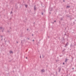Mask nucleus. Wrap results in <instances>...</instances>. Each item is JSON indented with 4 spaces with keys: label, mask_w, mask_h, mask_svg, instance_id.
Returning <instances> with one entry per match:
<instances>
[{
    "label": "nucleus",
    "mask_w": 76,
    "mask_h": 76,
    "mask_svg": "<svg viewBox=\"0 0 76 76\" xmlns=\"http://www.w3.org/2000/svg\"><path fill=\"white\" fill-rule=\"evenodd\" d=\"M0 28L1 31L2 32H3V31H4V28L2 27H1Z\"/></svg>",
    "instance_id": "1"
},
{
    "label": "nucleus",
    "mask_w": 76,
    "mask_h": 76,
    "mask_svg": "<svg viewBox=\"0 0 76 76\" xmlns=\"http://www.w3.org/2000/svg\"><path fill=\"white\" fill-rule=\"evenodd\" d=\"M58 69L59 70V72H60V70H61V68L60 67H59L58 68Z\"/></svg>",
    "instance_id": "2"
},
{
    "label": "nucleus",
    "mask_w": 76,
    "mask_h": 76,
    "mask_svg": "<svg viewBox=\"0 0 76 76\" xmlns=\"http://www.w3.org/2000/svg\"><path fill=\"white\" fill-rule=\"evenodd\" d=\"M41 71H42V72H45V70H44V69H42L41 70Z\"/></svg>",
    "instance_id": "3"
},
{
    "label": "nucleus",
    "mask_w": 76,
    "mask_h": 76,
    "mask_svg": "<svg viewBox=\"0 0 76 76\" xmlns=\"http://www.w3.org/2000/svg\"><path fill=\"white\" fill-rule=\"evenodd\" d=\"M68 44H69V43H68V42H67V43H66V45H65V47H66V46H67Z\"/></svg>",
    "instance_id": "4"
},
{
    "label": "nucleus",
    "mask_w": 76,
    "mask_h": 76,
    "mask_svg": "<svg viewBox=\"0 0 76 76\" xmlns=\"http://www.w3.org/2000/svg\"><path fill=\"white\" fill-rule=\"evenodd\" d=\"M67 60H69V59H66V60L65 61V62H67Z\"/></svg>",
    "instance_id": "5"
},
{
    "label": "nucleus",
    "mask_w": 76,
    "mask_h": 76,
    "mask_svg": "<svg viewBox=\"0 0 76 76\" xmlns=\"http://www.w3.org/2000/svg\"><path fill=\"white\" fill-rule=\"evenodd\" d=\"M34 10H36V7L35 6H34Z\"/></svg>",
    "instance_id": "6"
},
{
    "label": "nucleus",
    "mask_w": 76,
    "mask_h": 76,
    "mask_svg": "<svg viewBox=\"0 0 76 76\" xmlns=\"http://www.w3.org/2000/svg\"><path fill=\"white\" fill-rule=\"evenodd\" d=\"M10 54H12V53H13V52L12 51H10Z\"/></svg>",
    "instance_id": "7"
},
{
    "label": "nucleus",
    "mask_w": 76,
    "mask_h": 76,
    "mask_svg": "<svg viewBox=\"0 0 76 76\" xmlns=\"http://www.w3.org/2000/svg\"><path fill=\"white\" fill-rule=\"evenodd\" d=\"M67 7H68V8H70V6H67Z\"/></svg>",
    "instance_id": "8"
},
{
    "label": "nucleus",
    "mask_w": 76,
    "mask_h": 76,
    "mask_svg": "<svg viewBox=\"0 0 76 76\" xmlns=\"http://www.w3.org/2000/svg\"><path fill=\"white\" fill-rule=\"evenodd\" d=\"M10 13H11V14H12V13H13V12H12V11H11V12Z\"/></svg>",
    "instance_id": "9"
},
{
    "label": "nucleus",
    "mask_w": 76,
    "mask_h": 76,
    "mask_svg": "<svg viewBox=\"0 0 76 76\" xmlns=\"http://www.w3.org/2000/svg\"><path fill=\"white\" fill-rule=\"evenodd\" d=\"M25 7H27V5H25Z\"/></svg>",
    "instance_id": "10"
},
{
    "label": "nucleus",
    "mask_w": 76,
    "mask_h": 76,
    "mask_svg": "<svg viewBox=\"0 0 76 76\" xmlns=\"http://www.w3.org/2000/svg\"><path fill=\"white\" fill-rule=\"evenodd\" d=\"M8 32H9L8 33H10V31H8Z\"/></svg>",
    "instance_id": "11"
},
{
    "label": "nucleus",
    "mask_w": 76,
    "mask_h": 76,
    "mask_svg": "<svg viewBox=\"0 0 76 76\" xmlns=\"http://www.w3.org/2000/svg\"><path fill=\"white\" fill-rule=\"evenodd\" d=\"M42 15H44V13H43V12L42 13Z\"/></svg>",
    "instance_id": "12"
},
{
    "label": "nucleus",
    "mask_w": 76,
    "mask_h": 76,
    "mask_svg": "<svg viewBox=\"0 0 76 76\" xmlns=\"http://www.w3.org/2000/svg\"><path fill=\"white\" fill-rule=\"evenodd\" d=\"M1 38H3V36H1Z\"/></svg>",
    "instance_id": "13"
},
{
    "label": "nucleus",
    "mask_w": 76,
    "mask_h": 76,
    "mask_svg": "<svg viewBox=\"0 0 76 76\" xmlns=\"http://www.w3.org/2000/svg\"><path fill=\"white\" fill-rule=\"evenodd\" d=\"M40 58H41V56H40Z\"/></svg>",
    "instance_id": "14"
},
{
    "label": "nucleus",
    "mask_w": 76,
    "mask_h": 76,
    "mask_svg": "<svg viewBox=\"0 0 76 76\" xmlns=\"http://www.w3.org/2000/svg\"><path fill=\"white\" fill-rule=\"evenodd\" d=\"M63 64L64 65V62H63Z\"/></svg>",
    "instance_id": "15"
},
{
    "label": "nucleus",
    "mask_w": 76,
    "mask_h": 76,
    "mask_svg": "<svg viewBox=\"0 0 76 76\" xmlns=\"http://www.w3.org/2000/svg\"><path fill=\"white\" fill-rule=\"evenodd\" d=\"M61 20H63V18H61Z\"/></svg>",
    "instance_id": "16"
},
{
    "label": "nucleus",
    "mask_w": 76,
    "mask_h": 76,
    "mask_svg": "<svg viewBox=\"0 0 76 76\" xmlns=\"http://www.w3.org/2000/svg\"><path fill=\"white\" fill-rule=\"evenodd\" d=\"M28 29H29L28 28V29H27V31H28Z\"/></svg>",
    "instance_id": "17"
},
{
    "label": "nucleus",
    "mask_w": 76,
    "mask_h": 76,
    "mask_svg": "<svg viewBox=\"0 0 76 76\" xmlns=\"http://www.w3.org/2000/svg\"><path fill=\"white\" fill-rule=\"evenodd\" d=\"M26 59H27V58H28L27 57H26Z\"/></svg>",
    "instance_id": "18"
},
{
    "label": "nucleus",
    "mask_w": 76,
    "mask_h": 76,
    "mask_svg": "<svg viewBox=\"0 0 76 76\" xmlns=\"http://www.w3.org/2000/svg\"><path fill=\"white\" fill-rule=\"evenodd\" d=\"M56 22V20L54 21V22Z\"/></svg>",
    "instance_id": "19"
},
{
    "label": "nucleus",
    "mask_w": 76,
    "mask_h": 76,
    "mask_svg": "<svg viewBox=\"0 0 76 76\" xmlns=\"http://www.w3.org/2000/svg\"><path fill=\"white\" fill-rule=\"evenodd\" d=\"M33 41H34V39L33 40Z\"/></svg>",
    "instance_id": "20"
},
{
    "label": "nucleus",
    "mask_w": 76,
    "mask_h": 76,
    "mask_svg": "<svg viewBox=\"0 0 76 76\" xmlns=\"http://www.w3.org/2000/svg\"><path fill=\"white\" fill-rule=\"evenodd\" d=\"M28 39H29V38H28Z\"/></svg>",
    "instance_id": "21"
},
{
    "label": "nucleus",
    "mask_w": 76,
    "mask_h": 76,
    "mask_svg": "<svg viewBox=\"0 0 76 76\" xmlns=\"http://www.w3.org/2000/svg\"><path fill=\"white\" fill-rule=\"evenodd\" d=\"M32 36H34V35L33 34H32Z\"/></svg>",
    "instance_id": "22"
},
{
    "label": "nucleus",
    "mask_w": 76,
    "mask_h": 76,
    "mask_svg": "<svg viewBox=\"0 0 76 76\" xmlns=\"http://www.w3.org/2000/svg\"><path fill=\"white\" fill-rule=\"evenodd\" d=\"M64 1V2H65L64 0V1Z\"/></svg>",
    "instance_id": "23"
},
{
    "label": "nucleus",
    "mask_w": 76,
    "mask_h": 76,
    "mask_svg": "<svg viewBox=\"0 0 76 76\" xmlns=\"http://www.w3.org/2000/svg\"><path fill=\"white\" fill-rule=\"evenodd\" d=\"M72 69H74V68H72Z\"/></svg>",
    "instance_id": "24"
},
{
    "label": "nucleus",
    "mask_w": 76,
    "mask_h": 76,
    "mask_svg": "<svg viewBox=\"0 0 76 76\" xmlns=\"http://www.w3.org/2000/svg\"><path fill=\"white\" fill-rule=\"evenodd\" d=\"M53 24L54 23V22H53Z\"/></svg>",
    "instance_id": "25"
},
{
    "label": "nucleus",
    "mask_w": 76,
    "mask_h": 76,
    "mask_svg": "<svg viewBox=\"0 0 76 76\" xmlns=\"http://www.w3.org/2000/svg\"><path fill=\"white\" fill-rule=\"evenodd\" d=\"M17 43H18V42H17Z\"/></svg>",
    "instance_id": "26"
},
{
    "label": "nucleus",
    "mask_w": 76,
    "mask_h": 76,
    "mask_svg": "<svg viewBox=\"0 0 76 76\" xmlns=\"http://www.w3.org/2000/svg\"><path fill=\"white\" fill-rule=\"evenodd\" d=\"M52 10H50V11H52Z\"/></svg>",
    "instance_id": "27"
},
{
    "label": "nucleus",
    "mask_w": 76,
    "mask_h": 76,
    "mask_svg": "<svg viewBox=\"0 0 76 76\" xmlns=\"http://www.w3.org/2000/svg\"><path fill=\"white\" fill-rule=\"evenodd\" d=\"M39 41H41V40H39Z\"/></svg>",
    "instance_id": "28"
},
{
    "label": "nucleus",
    "mask_w": 76,
    "mask_h": 76,
    "mask_svg": "<svg viewBox=\"0 0 76 76\" xmlns=\"http://www.w3.org/2000/svg\"><path fill=\"white\" fill-rule=\"evenodd\" d=\"M34 24H35V23H34Z\"/></svg>",
    "instance_id": "29"
},
{
    "label": "nucleus",
    "mask_w": 76,
    "mask_h": 76,
    "mask_svg": "<svg viewBox=\"0 0 76 76\" xmlns=\"http://www.w3.org/2000/svg\"><path fill=\"white\" fill-rule=\"evenodd\" d=\"M45 10H44V11H45Z\"/></svg>",
    "instance_id": "30"
}]
</instances>
